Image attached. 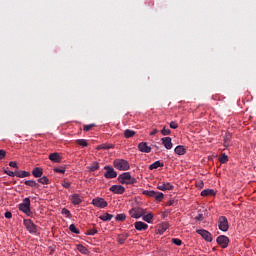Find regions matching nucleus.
I'll list each match as a JSON object with an SVG mask.
<instances>
[{"instance_id":"nucleus-52","label":"nucleus","mask_w":256,"mask_h":256,"mask_svg":"<svg viewBox=\"0 0 256 256\" xmlns=\"http://www.w3.org/2000/svg\"><path fill=\"white\" fill-rule=\"evenodd\" d=\"M159 133V130L157 129H153L151 132H150V135H157Z\"/></svg>"},{"instance_id":"nucleus-42","label":"nucleus","mask_w":256,"mask_h":256,"mask_svg":"<svg viewBox=\"0 0 256 256\" xmlns=\"http://www.w3.org/2000/svg\"><path fill=\"white\" fill-rule=\"evenodd\" d=\"M196 187L198 189H203V187H205V183H203V181L199 180L196 182Z\"/></svg>"},{"instance_id":"nucleus-9","label":"nucleus","mask_w":256,"mask_h":256,"mask_svg":"<svg viewBox=\"0 0 256 256\" xmlns=\"http://www.w3.org/2000/svg\"><path fill=\"white\" fill-rule=\"evenodd\" d=\"M104 169L106 170L104 174V177L106 179H115V177H117V172L115 171V169H113V167L105 166Z\"/></svg>"},{"instance_id":"nucleus-26","label":"nucleus","mask_w":256,"mask_h":256,"mask_svg":"<svg viewBox=\"0 0 256 256\" xmlns=\"http://www.w3.org/2000/svg\"><path fill=\"white\" fill-rule=\"evenodd\" d=\"M38 183H40L41 185H49L50 181L47 176H41L40 178H38Z\"/></svg>"},{"instance_id":"nucleus-11","label":"nucleus","mask_w":256,"mask_h":256,"mask_svg":"<svg viewBox=\"0 0 256 256\" xmlns=\"http://www.w3.org/2000/svg\"><path fill=\"white\" fill-rule=\"evenodd\" d=\"M196 233H198V235H201V237H203L205 241H208V243H211V241H213V235H211L210 232L205 229L197 230Z\"/></svg>"},{"instance_id":"nucleus-4","label":"nucleus","mask_w":256,"mask_h":256,"mask_svg":"<svg viewBox=\"0 0 256 256\" xmlns=\"http://www.w3.org/2000/svg\"><path fill=\"white\" fill-rule=\"evenodd\" d=\"M218 229H220V231H223L224 233H226V231H229V220H227V217L225 216L219 217Z\"/></svg>"},{"instance_id":"nucleus-54","label":"nucleus","mask_w":256,"mask_h":256,"mask_svg":"<svg viewBox=\"0 0 256 256\" xmlns=\"http://www.w3.org/2000/svg\"><path fill=\"white\" fill-rule=\"evenodd\" d=\"M222 163H225V161H222Z\"/></svg>"},{"instance_id":"nucleus-28","label":"nucleus","mask_w":256,"mask_h":256,"mask_svg":"<svg viewBox=\"0 0 256 256\" xmlns=\"http://www.w3.org/2000/svg\"><path fill=\"white\" fill-rule=\"evenodd\" d=\"M133 136H135V131L129 130V129H126V130L124 131V137H125L126 139H130V137H133Z\"/></svg>"},{"instance_id":"nucleus-6","label":"nucleus","mask_w":256,"mask_h":256,"mask_svg":"<svg viewBox=\"0 0 256 256\" xmlns=\"http://www.w3.org/2000/svg\"><path fill=\"white\" fill-rule=\"evenodd\" d=\"M145 213H147V212L143 208H132L129 211V215L131 217H133V219H140V217H143V215H145Z\"/></svg>"},{"instance_id":"nucleus-49","label":"nucleus","mask_w":256,"mask_h":256,"mask_svg":"<svg viewBox=\"0 0 256 256\" xmlns=\"http://www.w3.org/2000/svg\"><path fill=\"white\" fill-rule=\"evenodd\" d=\"M4 217L6 219H11V217H13V214L11 212H5Z\"/></svg>"},{"instance_id":"nucleus-34","label":"nucleus","mask_w":256,"mask_h":256,"mask_svg":"<svg viewBox=\"0 0 256 256\" xmlns=\"http://www.w3.org/2000/svg\"><path fill=\"white\" fill-rule=\"evenodd\" d=\"M162 135H171V130L167 128V126H164L163 129L161 130Z\"/></svg>"},{"instance_id":"nucleus-44","label":"nucleus","mask_w":256,"mask_h":256,"mask_svg":"<svg viewBox=\"0 0 256 256\" xmlns=\"http://www.w3.org/2000/svg\"><path fill=\"white\" fill-rule=\"evenodd\" d=\"M4 173H6V175H8L9 177H16L15 172L11 170H4Z\"/></svg>"},{"instance_id":"nucleus-18","label":"nucleus","mask_w":256,"mask_h":256,"mask_svg":"<svg viewBox=\"0 0 256 256\" xmlns=\"http://www.w3.org/2000/svg\"><path fill=\"white\" fill-rule=\"evenodd\" d=\"M71 201L73 205H81V203H83V199H81V196H79V194H73L71 196Z\"/></svg>"},{"instance_id":"nucleus-8","label":"nucleus","mask_w":256,"mask_h":256,"mask_svg":"<svg viewBox=\"0 0 256 256\" xmlns=\"http://www.w3.org/2000/svg\"><path fill=\"white\" fill-rule=\"evenodd\" d=\"M216 243H218L222 249H227V247H229V237L220 235L217 237Z\"/></svg>"},{"instance_id":"nucleus-47","label":"nucleus","mask_w":256,"mask_h":256,"mask_svg":"<svg viewBox=\"0 0 256 256\" xmlns=\"http://www.w3.org/2000/svg\"><path fill=\"white\" fill-rule=\"evenodd\" d=\"M78 251H80V253H85V251H87V248H85V246L83 245H78Z\"/></svg>"},{"instance_id":"nucleus-3","label":"nucleus","mask_w":256,"mask_h":256,"mask_svg":"<svg viewBox=\"0 0 256 256\" xmlns=\"http://www.w3.org/2000/svg\"><path fill=\"white\" fill-rule=\"evenodd\" d=\"M19 210L25 215H31V199L25 198L22 203L19 204Z\"/></svg>"},{"instance_id":"nucleus-17","label":"nucleus","mask_w":256,"mask_h":256,"mask_svg":"<svg viewBox=\"0 0 256 256\" xmlns=\"http://www.w3.org/2000/svg\"><path fill=\"white\" fill-rule=\"evenodd\" d=\"M48 159H50V161H62L63 155H61L60 153L54 152L49 154Z\"/></svg>"},{"instance_id":"nucleus-14","label":"nucleus","mask_w":256,"mask_h":256,"mask_svg":"<svg viewBox=\"0 0 256 256\" xmlns=\"http://www.w3.org/2000/svg\"><path fill=\"white\" fill-rule=\"evenodd\" d=\"M138 149L141 153H151V147L146 144V142H141L138 144Z\"/></svg>"},{"instance_id":"nucleus-13","label":"nucleus","mask_w":256,"mask_h":256,"mask_svg":"<svg viewBox=\"0 0 256 256\" xmlns=\"http://www.w3.org/2000/svg\"><path fill=\"white\" fill-rule=\"evenodd\" d=\"M134 227L137 231H147L149 229V225L141 221L135 222Z\"/></svg>"},{"instance_id":"nucleus-45","label":"nucleus","mask_w":256,"mask_h":256,"mask_svg":"<svg viewBox=\"0 0 256 256\" xmlns=\"http://www.w3.org/2000/svg\"><path fill=\"white\" fill-rule=\"evenodd\" d=\"M179 127V124L177 122L172 121L170 122V129H177Z\"/></svg>"},{"instance_id":"nucleus-24","label":"nucleus","mask_w":256,"mask_h":256,"mask_svg":"<svg viewBox=\"0 0 256 256\" xmlns=\"http://www.w3.org/2000/svg\"><path fill=\"white\" fill-rule=\"evenodd\" d=\"M143 221H146V223H152L153 222V213L149 212L148 214L145 213L142 215Z\"/></svg>"},{"instance_id":"nucleus-16","label":"nucleus","mask_w":256,"mask_h":256,"mask_svg":"<svg viewBox=\"0 0 256 256\" xmlns=\"http://www.w3.org/2000/svg\"><path fill=\"white\" fill-rule=\"evenodd\" d=\"M32 175L33 177H35L36 179H39L41 177H43V168L41 167H35L32 170Z\"/></svg>"},{"instance_id":"nucleus-2","label":"nucleus","mask_w":256,"mask_h":256,"mask_svg":"<svg viewBox=\"0 0 256 256\" xmlns=\"http://www.w3.org/2000/svg\"><path fill=\"white\" fill-rule=\"evenodd\" d=\"M23 223L27 231L31 233V235L39 234V227H37V225H35V223H33L31 219H24Z\"/></svg>"},{"instance_id":"nucleus-50","label":"nucleus","mask_w":256,"mask_h":256,"mask_svg":"<svg viewBox=\"0 0 256 256\" xmlns=\"http://www.w3.org/2000/svg\"><path fill=\"white\" fill-rule=\"evenodd\" d=\"M9 166H10V167H13L14 169H17V162L11 161V162L9 163Z\"/></svg>"},{"instance_id":"nucleus-37","label":"nucleus","mask_w":256,"mask_h":256,"mask_svg":"<svg viewBox=\"0 0 256 256\" xmlns=\"http://www.w3.org/2000/svg\"><path fill=\"white\" fill-rule=\"evenodd\" d=\"M218 161H229V156H227L225 153H222L219 156Z\"/></svg>"},{"instance_id":"nucleus-53","label":"nucleus","mask_w":256,"mask_h":256,"mask_svg":"<svg viewBox=\"0 0 256 256\" xmlns=\"http://www.w3.org/2000/svg\"><path fill=\"white\" fill-rule=\"evenodd\" d=\"M119 161H125V159H120Z\"/></svg>"},{"instance_id":"nucleus-46","label":"nucleus","mask_w":256,"mask_h":256,"mask_svg":"<svg viewBox=\"0 0 256 256\" xmlns=\"http://www.w3.org/2000/svg\"><path fill=\"white\" fill-rule=\"evenodd\" d=\"M62 187H64V189H69V187H71V183L64 180L62 182Z\"/></svg>"},{"instance_id":"nucleus-31","label":"nucleus","mask_w":256,"mask_h":256,"mask_svg":"<svg viewBox=\"0 0 256 256\" xmlns=\"http://www.w3.org/2000/svg\"><path fill=\"white\" fill-rule=\"evenodd\" d=\"M77 145H80L81 147H87L89 143H87V140L85 139H78L76 140Z\"/></svg>"},{"instance_id":"nucleus-7","label":"nucleus","mask_w":256,"mask_h":256,"mask_svg":"<svg viewBox=\"0 0 256 256\" xmlns=\"http://www.w3.org/2000/svg\"><path fill=\"white\" fill-rule=\"evenodd\" d=\"M114 167L119 171H129L130 168L129 162L127 161H114Z\"/></svg>"},{"instance_id":"nucleus-36","label":"nucleus","mask_w":256,"mask_h":256,"mask_svg":"<svg viewBox=\"0 0 256 256\" xmlns=\"http://www.w3.org/2000/svg\"><path fill=\"white\" fill-rule=\"evenodd\" d=\"M125 219H127V215L125 214L116 215V221H125Z\"/></svg>"},{"instance_id":"nucleus-23","label":"nucleus","mask_w":256,"mask_h":256,"mask_svg":"<svg viewBox=\"0 0 256 256\" xmlns=\"http://www.w3.org/2000/svg\"><path fill=\"white\" fill-rule=\"evenodd\" d=\"M165 164L160 161H155L153 164L149 166L150 171H153V169H159V167H164Z\"/></svg>"},{"instance_id":"nucleus-19","label":"nucleus","mask_w":256,"mask_h":256,"mask_svg":"<svg viewBox=\"0 0 256 256\" xmlns=\"http://www.w3.org/2000/svg\"><path fill=\"white\" fill-rule=\"evenodd\" d=\"M160 191H173V185L171 183L158 185Z\"/></svg>"},{"instance_id":"nucleus-30","label":"nucleus","mask_w":256,"mask_h":256,"mask_svg":"<svg viewBox=\"0 0 256 256\" xmlns=\"http://www.w3.org/2000/svg\"><path fill=\"white\" fill-rule=\"evenodd\" d=\"M69 230L71 231V233H75V235H79V233H81L79 231V229H77V227L75 226V224H71L69 226Z\"/></svg>"},{"instance_id":"nucleus-12","label":"nucleus","mask_w":256,"mask_h":256,"mask_svg":"<svg viewBox=\"0 0 256 256\" xmlns=\"http://www.w3.org/2000/svg\"><path fill=\"white\" fill-rule=\"evenodd\" d=\"M109 191L115 193L116 195H123L125 193V187L122 185H112Z\"/></svg>"},{"instance_id":"nucleus-10","label":"nucleus","mask_w":256,"mask_h":256,"mask_svg":"<svg viewBox=\"0 0 256 256\" xmlns=\"http://www.w3.org/2000/svg\"><path fill=\"white\" fill-rule=\"evenodd\" d=\"M92 205H94V207H99L100 209H105L108 204L105 199L97 197L92 200Z\"/></svg>"},{"instance_id":"nucleus-5","label":"nucleus","mask_w":256,"mask_h":256,"mask_svg":"<svg viewBox=\"0 0 256 256\" xmlns=\"http://www.w3.org/2000/svg\"><path fill=\"white\" fill-rule=\"evenodd\" d=\"M142 194L146 195V197H153L154 199H156L157 201H163V193L161 192H155L153 190H144L142 192Z\"/></svg>"},{"instance_id":"nucleus-27","label":"nucleus","mask_w":256,"mask_h":256,"mask_svg":"<svg viewBox=\"0 0 256 256\" xmlns=\"http://www.w3.org/2000/svg\"><path fill=\"white\" fill-rule=\"evenodd\" d=\"M24 183L28 187H34L35 189H38V187H39V184L36 183L34 180H26Z\"/></svg>"},{"instance_id":"nucleus-29","label":"nucleus","mask_w":256,"mask_h":256,"mask_svg":"<svg viewBox=\"0 0 256 256\" xmlns=\"http://www.w3.org/2000/svg\"><path fill=\"white\" fill-rule=\"evenodd\" d=\"M112 217H113L112 214L105 213V214L101 215L99 217V219H101V221H111Z\"/></svg>"},{"instance_id":"nucleus-22","label":"nucleus","mask_w":256,"mask_h":256,"mask_svg":"<svg viewBox=\"0 0 256 256\" xmlns=\"http://www.w3.org/2000/svg\"><path fill=\"white\" fill-rule=\"evenodd\" d=\"M174 151H175L176 155H185V153L187 152L185 147L181 146V145L177 146Z\"/></svg>"},{"instance_id":"nucleus-38","label":"nucleus","mask_w":256,"mask_h":256,"mask_svg":"<svg viewBox=\"0 0 256 256\" xmlns=\"http://www.w3.org/2000/svg\"><path fill=\"white\" fill-rule=\"evenodd\" d=\"M92 127H96L95 124H88L83 126V131H91Z\"/></svg>"},{"instance_id":"nucleus-1","label":"nucleus","mask_w":256,"mask_h":256,"mask_svg":"<svg viewBox=\"0 0 256 256\" xmlns=\"http://www.w3.org/2000/svg\"><path fill=\"white\" fill-rule=\"evenodd\" d=\"M118 181L121 183V185H135V183H137V179L131 177L129 172L119 175Z\"/></svg>"},{"instance_id":"nucleus-48","label":"nucleus","mask_w":256,"mask_h":256,"mask_svg":"<svg viewBox=\"0 0 256 256\" xmlns=\"http://www.w3.org/2000/svg\"><path fill=\"white\" fill-rule=\"evenodd\" d=\"M203 219H205V217L203 216V214H198V215L195 217V220H196V221H203Z\"/></svg>"},{"instance_id":"nucleus-21","label":"nucleus","mask_w":256,"mask_h":256,"mask_svg":"<svg viewBox=\"0 0 256 256\" xmlns=\"http://www.w3.org/2000/svg\"><path fill=\"white\" fill-rule=\"evenodd\" d=\"M16 177H19L20 179H23L24 177H30L31 173L27 171H15Z\"/></svg>"},{"instance_id":"nucleus-15","label":"nucleus","mask_w":256,"mask_h":256,"mask_svg":"<svg viewBox=\"0 0 256 256\" xmlns=\"http://www.w3.org/2000/svg\"><path fill=\"white\" fill-rule=\"evenodd\" d=\"M161 141L165 149H173V143L171 142V137H164L161 139Z\"/></svg>"},{"instance_id":"nucleus-40","label":"nucleus","mask_w":256,"mask_h":256,"mask_svg":"<svg viewBox=\"0 0 256 256\" xmlns=\"http://www.w3.org/2000/svg\"><path fill=\"white\" fill-rule=\"evenodd\" d=\"M88 169L89 171H97V169H99V164L94 163L93 166H89Z\"/></svg>"},{"instance_id":"nucleus-25","label":"nucleus","mask_w":256,"mask_h":256,"mask_svg":"<svg viewBox=\"0 0 256 256\" xmlns=\"http://www.w3.org/2000/svg\"><path fill=\"white\" fill-rule=\"evenodd\" d=\"M128 237H129V234L119 235L117 238V241L120 245H123V243H125V241H127Z\"/></svg>"},{"instance_id":"nucleus-20","label":"nucleus","mask_w":256,"mask_h":256,"mask_svg":"<svg viewBox=\"0 0 256 256\" xmlns=\"http://www.w3.org/2000/svg\"><path fill=\"white\" fill-rule=\"evenodd\" d=\"M216 193L213 189H205L201 192L202 197H215Z\"/></svg>"},{"instance_id":"nucleus-35","label":"nucleus","mask_w":256,"mask_h":256,"mask_svg":"<svg viewBox=\"0 0 256 256\" xmlns=\"http://www.w3.org/2000/svg\"><path fill=\"white\" fill-rule=\"evenodd\" d=\"M113 145L112 144H102L100 146H98V149H113Z\"/></svg>"},{"instance_id":"nucleus-33","label":"nucleus","mask_w":256,"mask_h":256,"mask_svg":"<svg viewBox=\"0 0 256 256\" xmlns=\"http://www.w3.org/2000/svg\"><path fill=\"white\" fill-rule=\"evenodd\" d=\"M172 243H174V245H177V247H181V245H183V241H181V239L179 238H173Z\"/></svg>"},{"instance_id":"nucleus-32","label":"nucleus","mask_w":256,"mask_h":256,"mask_svg":"<svg viewBox=\"0 0 256 256\" xmlns=\"http://www.w3.org/2000/svg\"><path fill=\"white\" fill-rule=\"evenodd\" d=\"M54 173H61L62 175L65 174V167L64 166H60V167H55L53 169Z\"/></svg>"},{"instance_id":"nucleus-41","label":"nucleus","mask_w":256,"mask_h":256,"mask_svg":"<svg viewBox=\"0 0 256 256\" xmlns=\"http://www.w3.org/2000/svg\"><path fill=\"white\" fill-rule=\"evenodd\" d=\"M62 215H66V217H71V211H69L67 208H63Z\"/></svg>"},{"instance_id":"nucleus-51","label":"nucleus","mask_w":256,"mask_h":256,"mask_svg":"<svg viewBox=\"0 0 256 256\" xmlns=\"http://www.w3.org/2000/svg\"><path fill=\"white\" fill-rule=\"evenodd\" d=\"M168 228H169V224H164L162 226V233H165V231H167Z\"/></svg>"},{"instance_id":"nucleus-39","label":"nucleus","mask_w":256,"mask_h":256,"mask_svg":"<svg viewBox=\"0 0 256 256\" xmlns=\"http://www.w3.org/2000/svg\"><path fill=\"white\" fill-rule=\"evenodd\" d=\"M98 231L96 230V228H93V229H90V230H87V232L85 233L86 235H97Z\"/></svg>"},{"instance_id":"nucleus-43","label":"nucleus","mask_w":256,"mask_h":256,"mask_svg":"<svg viewBox=\"0 0 256 256\" xmlns=\"http://www.w3.org/2000/svg\"><path fill=\"white\" fill-rule=\"evenodd\" d=\"M7 156V152L3 149L0 150V161L5 159V157Z\"/></svg>"}]
</instances>
